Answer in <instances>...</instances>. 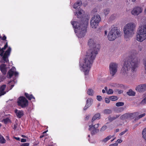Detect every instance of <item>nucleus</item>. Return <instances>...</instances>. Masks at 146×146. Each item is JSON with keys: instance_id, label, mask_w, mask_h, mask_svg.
<instances>
[{"instance_id": "obj_54", "label": "nucleus", "mask_w": 146, "mask_h": 146, "mask_svg": "<svg viewBox=\"0 0 146 146\" xmlns=\"http://www.w3.org/2000/svg\"><path fill=\"white\" fill-rule=\"evenodd\" d=\"M14 138L15 139H16V140H18V141H20V138L19 137H15Z\"/></svg>"}, {"instance_id": "obj_42", "label": "nucleus", "mask_w": 146, "mask_h": 146, "mask_svg": "<svg viewBox=\"0 0 146 146\" xmlns=\"http://www.w3.org/2000/svg\"><path fill=\"white\" fill-rule=\"evenodd\" d=\"M145 113H143V114H141L138 116V117H137V119H139L145 116Z\"/></svg>"}, {"instance_id": "obj_14", "label": "nucleus", "mask_w": 146, "mask_h": 146, "mask_svg": "<svg viewBox=\"0 0 146 146\" xmlns=\"http://www.w3.org/2000/svg\"><path fill=\"white\" fill-rule=\"evenodd\" d=\"M6 87V85L3 84L0 87V96L4 95L6 94V92L4 91Z\"/></svg>"}, {"instance_id": "obj_39", "label": "nucleus", "mask_w": 146, "mask_h": 146, "mask_svg": "<svg viewBox=\"0 0 146 146\" xmlns=\"http://www.w3.org/2000/svg\"><path fill=\"white\" fill-rule=\"evenodd\" d=\"M113 91L112 89H110L107 92V93L108 94H113Z\"/></svg>"}, {"instance_id": "obj_20", "label": "nucleus", "mask_w": 146, "mask_h": 146, "mask_svg": "<svg viewBox=\"0 0 146 146\" xmlns=\"http://www.w3.org/2000/svg\"><path fill=\"white\" fill-rule=\"evenodd\" d=\"M100 118V114L99 113L96 114L92 117V122H93L96 119Z\"/></svg>"}, {"instance_id": "obj_44", "label": "nucleus", "mask_w": 146, "mask_h": 146, "mask_svg": "<svg viewBox=\"0 0 146 146\" xmlns=\"http://www.w3.org/2000/svg\"><path fill=\"white\" fill-rule=\"evenodd\" d=\"M97 99L98 100L100 101L102 100V98L100 96H97Z\"/></svg>"}, {"instance_id": "obj_38", "label": "nucleus", "mask_w": 146, "mask_h": 146, "mask_svg": "<svg viewBox=\"0 0 146 146\" xmlns=\"http://www.w3.org/2000/svg\"><path fill=\"white\" fill-rule=\"evenodd\" d=\"M4 75H0V82L3 81L5 78V77Z\"/></svg>"}, {"instance_id": "obj_21", "label": "nucleus", "mask_w": 146, "mask_h": 146, "mask_svg": "<svg viewBox=\"0 0 146 146\" xmlns=\"http://www.w3.org/2000/svg\"><path fill=\"white\" fill-rule=\"evenodd\" d=\"M136 89L137 91L139 92H143V84L139 85L136 88Z\"/></svg>"}, {"instance_id": "obj_64", "label": "nucleus", "mask_w": 146, "mask_h": 146, "mask_svg": "<svg viewBox=\"0 0 146 146\" xmlns=\"http://www.w3.org/2000/svg\"><path fill=\"white\" fill-rule=\"evenodd\" d=\"M47 131H44L43 132V133H46V132Z\"/></svg>"}, {"instance_id": "obj_61", "label": "nucleus", "mask_w": 146, "mask_h": 146, "mask_svg": "<svg viewBox=\"0 0 146 146\" xmlns=\"http://www.w3.org/2000/svg\"><path fill=\"white\" fill-rule=\"evenodd\" d=\"M102 92L103 93H104L105 92V90L104 89L102 90Z\"/></svg>"}, {"instance_id": "obj_60", "label": "nucleus", "mask_w": 146, "mask_h": 146, "mask_svg": "<svg viewBox=\"0 0 146 146\" xmlns=\"http://www.w3.org/2000/svg\"><path fill=\"white\" fill-rule=\"evenodd\" d=\"M119 131V129H117L115 130V132H118Z\"/></svg>"}, {"instance_id": "obj_12", "label": "nucleus", "mask_w": 146, "mask_h": 146, "mask_svg": "<svg viewBox=\"0 0 146 146\" xmlns=\"http://www.w3.org/2000/svg\"><path fill=\"white\" fill-rule=\"evenodd\" d=\"M0 70L3 75H5L7 71V67L6 65L3 64H1L0 65Z\"/></svg>"}, {"instance_id": "obj_19", "label": "nucleus", "mask_w": 146, "mask_h": 146, "mask_svg": "<svg viewBox=\"0 0 146 146\" xmlns=\"http://www.w3.org/2000/svg\"><path fill=\"white\" fill-rule=\"evenodd\" d=\"M99 23H97L94 21L93 20H91L90 24L92 28L94 29L97 28L98 25Z\"/></svg>"}, {"instance_id": "obj_3", "label": "nucleus", "mask_w": 146, "mask_h": 146, "mask_svg": "<svg viewBox=\"0 0 146 146\" xmlns=\"http://www.w3.org/2000/svg\"><path fill=\"white\" fill-rule=\"evenodd\" d=\"M71 24L75 29L74 31L78 38H82L85 35L87 32V28L88 24V21H81L80 23L76 21H71Z\"/></svg>"}, {"instance_id": "obj_28", "label": "nucleus", "mask_w": 146, "mask_h": 146, "mask_svg": "<svg viewBox=\"0 0 146 146\" xmlns=\"http://www.w3.org/2000/svg\"><path fill=\"white\" fill-rule=\"evenodd\" d=\"M127 94L129 96H134L135 95V93L131 90H130L128 92H127Z\"/></svg>"}, {"instance_id": "obj_26", "label": "nucleus", "mask_w": 146, "mask_h": 146, "mask_svg": "<svg viewBox=\"0 0 146 146\" xmlns=\"http://www.w3.org/2000/svg\"><path fill=\"white\" fill-rule=\"evenodd\" d=\"M7 47L8 42H6L4 46L2 48H1V47H0V52H2L3 54H4V50H5V49Z\"/></svg>"}, {"instance_id": "obj_18", "label": "nucleus", "mask_w": 146, "mask_h": 146, "mask_svg": "<svg viewBox=\"0 0 146 146\" xmlns=\"http://www.w3.org/2000/svg\"><path fill=\"white\" fill-rule=\"evenodd\" d=\"M25 97L29 100H31L32 99H34V100H33V101H35V97L33 96V95L32 94H30L27 93H25Z\"/></svg>"}, {"instance_id": "obj_4", "label": "nucleus", "mask_w": 146, "mask_h": 146, "mask_svg": "<svg viewBox=\"0 0 146 146\" xmlns=\"http://www.w3.org/2000/svg\"><path fill=\"white\" fill-rule=\"evenodd\" d=\"M135 27V24L133 23L127 24L124 28V36L126 40L127 38L132 36Z\"/></svg>"}, {"instance_id": "obj_27", "label": "nucleus", "mask_w": 146, "mask_h": 146, "mask_svg": "<svg viewBox=\"0 0 146 146\" xmlns=\"http://www.w3.org/2000/svg\"><path fill=\"white\" fill-rule=\"evenodd\" d=\"M94 92L93 90L91 89H88L87 90V93L89 95L92 96L94 95Z\"/></svg>"}, {"instance_id": "obj_2", "label": "nucleus", "mask_w": 146, "mask_h": 146, "mask_svg": "<svg viewBox=\"0 0 146 146\" xmlns=\"http://www.w3.org/2000/svg\"><path fill=\"white\" fill-rule=\"evenodd\" d=\"M131 53L133 55L128 57L127 60L124 62L123 66L122 68V71L124 74H127L129 70H130L131 68L132 72L135 71L137 67L138 58L135 55L137 54V52L133 50Z\"/></svg>"}, {"instance_id": "obj_16", "label": "nucleus", "mask_w": 146, "mask_h": 146, "mask_svg": "<svg viewBox=\"0 0 146 146\" xmlns=\"http://www.w3.org/2000/svg\"><path fill=\"white\" fill-rule=\"evenodd\" d=\"M133 115V113H127L122 115L121 117V119H125L126 118L131 117Z\"/></svg>"}, {"instance_id": "obj_56", "label": "nucleus", "mask_w": 146, "mask_h": 146, "mask_svg": "<svg viewBox=\"0 0 146 146\" xmlns=\"http://www.w3.org/2000/svg\"><path fill=\"white\" fill-rule=\"evenodd\" d=\"M14 84L11 85V86H10V90H11L14 87Z\"/></svg>"}, {"instance_id": "obj_32", "label": "nucleus", "mask_w": 146, "mask_h": 146, "mask_svg": "<svg viewBox=\"0 0 146 146\" xmlns=\"http://www.w3.org/2000/svg\"><path fill=\"white\" fill-rule=\"evenodd\" d=\"M103 112L106 114H110L112 113V111L110 109H105L104 110Z\"/></svg>"}, {"instance_id": "obj_7", "label": "nucleus", "mask_w": 146, "mask_h": 146, "mask_svg": "<svg viewBox=\"0 0 146 146\" xmlns=\"http://www.w3.org/2000/svg\"><path fill=\"white\" fill-rule=\"evenodd\" d=\"M17 103L18 106L22 108H25L28 106L29 102L24 97L21 96L18 98Z\"/></svg>"}, {"instance_id": "obj_30", "label": "nucleus", "mask_w": 146, "mask_h": 146, "mask_svg": "<svg viewBox=\"0 0 146 146\" xmlns=\"http://www.w3.org/2000/svg\"><path fill=\"white\" fill-rule=\"evenodd\" d=\"M0 142L1 143H5L6 142V140L3 137L0 135Z\"/></svg>"}, {"instance_id": "obj_48", "label": "nucleus", "mask_w": 146, "mask_h": 146, "mask_svg": "<svg viewBox=\"0 0 146 146\" xmlns=\"http://www.w3.org/2000/svg\"><path fill=\"white\" fill-rule=\"evenodd\" d=\"M105 102L107 103H109L110 102V100L109 98H105Z\"/></svg>"}, {"instance_id": "obj_15", "label": "nucleus", "mask_w": 146, "mask_h": 146, "mask_svg": "<svg viewBox=\"0 0 146 146\" xmlns=\"http://www.w3.org/2000/svg\"><path fill=\"white\" fill-rule=\"evenodd\" d=\"M101 19L100 15H98L96 16H94L92 18L91 20H93L94 21L97 23H99L101 21Z\"/></svg>"}, {"instance_id": "obj_1", "label": "nucleus", "mask_w": 146, "mask_h": 146, "mask_svg": "<svg viewBox=\"0 0 146 146\" xmlns=\"http://www.w3.org/2000/svg\"><path fill=\"white\" fill-rule=\"evenodd\" d=\"M90 49L87 52L83 63L81 65L85 75L88 74L90 68L100 49L99 44H96L93 39H90L88 42Z\"/></svg>"}, {"instance_id": "obj_31", "label": "nucleus", "mask_w": 146, "mask_h": 146, "mask_svg": "<svg viewBox=\"0 0 146 146\" xmlns=\"http://www.w3.org/2000/svg\"><path fill=\"white\" fill-rule=\"evenodd\" d=\"M109 99L112 101H115L117 100L118 98L117 96H113L109 97Z\"/></svg>"}, {"instance_id": "obj_25", "label": "nucleus", "mask_w": 146, "mask_h": 146, "mask_svg": "<svg viewBox=\"0 0 146 146\" xmlns=\"http://www.w3.org/2000/svg\"><path fill=\"white\" fill-rule=\"evenodd\" d=\"M91 131V133L92 135H94L96 133H97L99 131V130L98 129L92 128Z\"/></svg>"}, {"instance_id": "obj_40", "label": "nucleus", "mask_w": 146, "mask_h": 146, "mask_svg": "<svg viewBox=\"0 0 146 146\" xmlns=\"http://www.w3.org/2000/svg\"><path fill=\"white\" fill-rule=\"evenodd\" d=\"M124 110V108L123 107H121L118 108L117 109V111L118 112H121L123 111Z\"/></svg>"}, {"instance_id": "obj_37", "label": "nucleus", "mask_w": 146, "mask_h": 146, "mask_svg": "<svg viewBox=\"0 0 146 146\" xmlns=\"http://www.w3.org/2000/svg\"><path fill=\"white\" fill-rule=\"evenodd\" d=\"M110 11V10L109 9H104V12L105 15H108Z\"/></svg>"}, {"instance_id": "obj_57", "label": "nucleus", "mask_w": 146, "mask_h": 146, "mask_svg": "<svg viewBox=\"0 0 146 146\" xmlns=\"http://www.w3.org/2000/svg\"><path fill=\"white\" fill-rule=\"evenodd\" d=\"M88 108V107H87V106H85L84 107V110H87V109Z\"/></svg>"}, {"instance_id": "obj_35", "label": "nucleus", "mask_w": 146, "mask_h": 146, "mask_svg": "<svg viewBox=\"0 0 146 146\" xmlns=\"http://www.w3.org/2000/svg\"><path fill=\"white\" fill-rule=\"evenodd\" d=\"M124 105V103L123 102H118L116 103V105L117 107L123 106Z\"/></svg>"}, {"instance_id": "obj_49", "label": "nucleus", "mask_w": 146, "mask_h": 146, "mask_svg": "<svg viewBox=\"0 0 146 146\" xmlns=\"http://www.w3.org/2000/svg\"><path fill=\"white\" fill-rule=\"evenodd\" d=\"M6 38H7L6 36L5 35H4L3 37L2 38V40H5L6 41L7 40H6Z\"/></svg>"}, {"instance_id": "obj_45", "label": "nucleus", "mask_w": 146, "mask_h": 146, "mask_svg": "<svg viewBox=\"0 0 146 146\" xmlns=\"http://www.w3.org/2000/svg\"><path fill=\"white\" fill-rule=\"evenodd\" d=\"M141 104H146V98H144L141 102Z\"/></svg>"}, {"instance_id": "obj_22", "label": "nucleus", "mask_w": 146, "mask_h": 146, "mask_svg": "<svg viewBox=\"0 0 146 146\" xmlns=\"http://www.w3.org/2000/svg\"><path fill=\"white\" fill-rule=\"evenodd\" d=\"M98 123L94 125H93V124L90 125L89 126V131H91L92 128L98 129Z\"/></svg>"}, {"instance_id": "obj_58", "label": "nucleus", "mask_w": 146, "mask_h": 146, "mask_svg": "<svg viewBox=\"0 0 146 146\" xmlns=\"http://www.w3.org/2000/svg\"><path fill=\"white\" fill-rule=\"evenodd\" d=\"M6 139L7 140H10L8 136H6Z\"/></svg>"}, {"instance_id": "obj_47", "label": "nucleus", "mask_w": 146, "mask_h": 146, "mask_svg": "<svg viewBox=\"0 0 146 146\" xmlns=\"http://www.w3.org/2000/svg\"><path fill=\"white\" fill-rule=\"evenodd\" d=\"M143 64L144 65V68L145 69V72L146 74V60H144Z\"/></svg>"}, {"instance_id": "obj_53", "label": "nucleus", "mask_w": 146, "mask_h": 146, "mask_svg": "<svg viewBox=\"0 0 146 146\" xmlns=\"http://www.w3.org/2000/svg\"><path fill=\"white\" fill-rule=\"evenodd\" d=\"M117 141L119 143H121L122 142V140L121 139H117Z\"/></svg>"}, {"instance_id": "obj_11", "label": "nucleus", "mask_w": 146, "mask_h": 146, "mask_svg": "<svg viewBox=\"0 0 146 146\" xmlns=\"http://www.w3.org/2000/svg\"><path fill=\"white\" fill-rule=\"evenodd\" d=\"M142 11V9L140 7H135L131 11V13L134 15L137 16L141 13Z\"/></svg>"}, {"instance_id": "obj_52", "label": "nucleus", "mask_w": 146, "mask_h": 146, "mask_svg": "<svg viewBox=\"0 0 146 146\" xmlns=\"http://www.w3.org/2000/svg\"><path fill=\"white\" fill-rule=\"evenodd\" d=\"M21 142H25L26 141V139H21Z\"/></svg>"}, {"instance_id": "obj_63", "label": "nucleus", "mask_w": 146, "mask_h": 146, "mask_svg": "<svg viewBox=\"0 0 146 146\" xmlns=\"http://www.w3.org/2000/svg\"><path fill=\"white\" fill-rule=\"evenodd\" d=\"M93 11H94V12H96L97 11V9H93Z\"/></svg>"}, {"instance_id": "obj_17", "label": "nucleus", "mask_w": 146, "mask_h": 146, "mask_svg": "<svg viewBox=\"0 0 146 146\" xmlns=\"http://www.w3.org/2000/svg\"><path fill=\"white\" fill-rule=\"evenodd\" d=\"M82 1L80 0L78 1L76 3H75L73 5V8L75 9H78L80 7V6L82 5Z\"/></svg>"}, {"instance_id": "obj_6", "label": "nucleus", "mask_w": 146, "mask_h": 146, "mask_svg": "<svg viewBox=\"0 0 146 146\" xmlns=\"http://www.w3.org/2000/svg\"><path fill=\"white\" fill-rule=\"evenodd\" d=\"M121 32L117 27L112 28L109 32L108 36V39L110 41H113L116 38L121 36Z\"/></svg>"}, {"instance_id": "obj_33", "label": "nucleus", "mask_w": 146, "mask_h": 146, "mask_svg": "<svg viewBox=\"0 0 146 146\" xmlns=\"http://www.w3.org/2000/svg\"><path fill=\"white\" fill-rule=\"evenodd\" d=\"M111 137L112 136H111V135H109L108 136H107L106 137V138H104V139H103L102 141L104 143H106L108 141L110 140Z\"/></svg>"}, {"instance_id": "obj_34", "label": "nucleus", "mask_w": 146, "mask_h": 146, "mask_svg": "<svg viewBox=\"0 0 146 146\" xmlns=\"http://www.w3.org/2000/svg\"><path fill=\"white\" fill-rule=\"evenodd\" d=\"M3 121L5 124H7L8 122H11V121L9 117H7L3 119Z\"/></svg>"}, {"instance_id": "obj_13", "label": "nucleus", "mask_w": 146, "mask_h": 146, "mask_svg": "<svg viewBox=\"0 0 146 146\" xmlns=\"http://www.w3.org/2000/svg\"><path fill=\"white\" fill-rule=\"evenodd\" d=\"M15 112L17 117L19 118H21L24 115V112L22 110H19L16 109L15 110Z\"/></svg>"}, {"instance_id": "obj_62", "label": "nucleus", "mask_w": 146, "mask_h": 146, "mask_svg": "<svg viewBox=\"0 0 146 146\" xmlns=\"http://www.w3.org/2000/svg\"><path fill=\"white\" fill-rule=\"evenodd\" d=\"M107 31H105V35H107Z\"/></svg>"}, {"instance_id": "obj_51", "label": "nucleus", "mask_w": 146, "mask_h": 146, "mask_svg": "<svg viewBox=\"0 0 146 146\" xmlns=\"http://www.w3.org/2000/svg\"><path fill=\"white\" fill-rule=\"evenodd\" d=\"M143 91H145L146 90V84H143Z\"/></svg>"}, {"instance_id": "obj_9", "label": "nucleus", "mask_w": 146, "mask_h": 146, "mask_svg": "<svg viewBox=\"0 0 146 146\" xmlns=\"http://www.w3.org/2000/svg\"><path fill=\"white\" fill-rule=\"evenodd\" d=\"M117 64L115 63H111L109 65L110 73L112 76H114L117 72Z\"/></svg>"}, {"instance_id": "obj_10", "label": "nucleus", "mask_w": 146, "mask_h": 146, "mask_svg": "<svg viewBox=\"0 0 146 146\" xmlns=\"http://www.w3.org/2000/svg\"><path fill=\"white\" fill-rule=\"evenodd\" d=\"M16 68L15 67L13 66L7 72V77L8 78H11L13 75L15 76L18 75V73L15 71Z\"/></svg>"}, {"instance_id": "obj_46", "label": "nucleus", "mask_w": 146, "mask_h": 146, "mask_svg": "<svg viewBox=\"0 0 146 146\" xmlns=\"http://www.w3.org/2000/svg\"><path fill=\"white\" fill-rule=\"evenodd\" d=\"M127 131V129L125 130V131H123L119 133V135L121 136L124 135Z\"/></svg>"}, {"instance_id": "obj_41", "label": "nucleus", "mask_w": 146, "mask_h": 146, "mask_svg": "<svg viewBox=\"0 0 146 146\" xmlns=\"http://www.w3.org/2000/svg\"><path fill=\"white\" fill-rule=\"evenodd\" d=\"M107 128V127L106 125H104L100 129L101 131H104Z\"/></svg>"}, {"instance_id": "obj_5", "label": "nucleus", "mask_w": 146, "mask_h": 146, "mask_svg": "<svg viewBox=\"0 0 146 146\" xmlns=\"http://www.w3.org/2000/svg\"><path fill=\"white\" fill-rule=\"evenodd\" d=\"M137 40L139 42H142L146 39V25L139 27V31L137 32Z\"/></svg>"}, {"instance_id": "obj_50", "label": "nucleus", "mask_w": 146, "mask_h": 146, "mask_svg": "<svg viewBox=\"0 0 146 146\" xmlns=\"http://www.w3.org/2000/svg\"><path fill=\"white\" fill-rule=\"evenodd\" d=\"M111 146H117L118 145L117 143H115L113 144H111L110 145Z\"/></svg>"}, {"instance_id": "obj_8", "label": "nucleus", "mask_w": 146, "mask_h": 146, "mask_svg": "<svg viewBox=\"0 0 146 146\" xmlns=\"http://www.w3.org/2000/svg\"><path fill=\"white\" fill-rule=\"evenodd\" d=\"M11 51V48L9 47L4 54L0 52V56L2 57V59L3 63H7L9 62L8 58L9 56Z\"/></svg>"}, {"instance_id": "obj_23", "label": "nucleus", "mask_w": 146, "mask_h": 146, "mask_svg": "<svg viewBox=\"0 0 146 146\" xmlns=\"http://www.w3.org/2000/svg\"><path fill=\"white\" fill-rule=\"evenodd\" d=\"M119 115H115V116H113L112 117H111L110 116H109L108 117V120L110 121L111 122L113 120L118 118L119 116Z\"/></svg>"}, {"instance_id": "obj_55", "label": "nucleus", "mask_w": 146, "mask_h": 146, "mask_svg": "<svg viewBox=\"0 0 146 146\" xmlns=\"http://www.w3.org/2000/svg\"><path fill=\"white\" fill-rule=\"evenodd\" d=\"M17 127V126L15 124L14 125L13 129L14 130H15Z\"/></svg>"}, {"instance_id": "obj_59", "label": "nucleus", "mask_w": 146, "mask_h": 146, "mask_svg": "<svg viewBox=\"0 0 146 146\" xmlns=\"http://www.w3.org/2000/svg\"><path fill=\"white\" fill-rule=\"evenodd\" d=\"M104 88L105 90L107 92L108 91L107 87H105Z\"/></svg>"}, {"instance_id": "obj_36", "label": "nucleus", "mask_w": 146, "mask_h": 146, "mask_svg": "<svg viewBox=\"0 0 146 146\" xmlns=\"http://www.w3.org/2000/svg\"><path fill=\"white\" fill-rule=\"evenodd\" d=\"M91 99H88L87 100L86 103V106L88 108L91 105V103L89 102V100L90 101H91Z\"/></svg>"}, {"instance_id": "obj_24", "label": "nucleus", "mask_w": 146, "mask_h": 146, "mask_svg": "<svg viewBox=\"0 0 146 146\" xmlns=\"http://www.w3.org/2000/svg\"><path fill=\"white\" fill-rule=\"evenodd\" d=\"M83 11L81 9H80V10H78V11H77L76 12V14H75L76 15L77 17L78 18H81L82 17V12Z\"/></svg>"}, {"instance_id": "obj_29", "label": "nucleus", "mask_w": 146, "mask_h": 146, "mask_svg": "<svg viewBox=\"0 0 146 146\" xmlns=\"http://www.w3.org/2000/svg\"><path fill=\"white\" fill-rule=\"evenodd\" d=\"M142 135L143 137L146 141V127L143 129L142 132Z\"/></svg>"}, {"instance_id": "obj_43", "label": "nucleus", "mask_w": 146, "mask_h": 146, "mask_svg": "<svg viewBox=\"0 0 146 146\" xmlns=\"http://www.w3.org/2000/svg\"><path fill=\"white\" fill-rule=\"evenodd\" d=\"M29 143H21L20 146H29Z\"/></svg>"}]
</instances>
